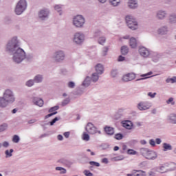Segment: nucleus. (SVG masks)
I'll list each match as a JSON object with an SVG mask.
<instances>
[{"instance_id":"4468645a","label":"nucleus","mask_w":176,"mask_h":176,"mask_svg":"<svg viewBox=\"0 0 176 176\" xmlns=\"http://www.w3.org/2000/svg\"><path fill=\"white\" fill-rule=\"evenodd\" d=\"M138 52L143 58H149L151 57V50L145 47H139Z\"/></svg>"},{"instance_id":"aec40b11","label":"nucleus","mask_w":176,"mask_h":176,"mask_svg":"<svg viewBox=\"0 0 176 176\" xmlns=\"http://www.w3.org/2000/svg\"><path fill=\"white\" fill-rule=\"evenodd\" d=\"M166 16H167V12H166V11L158 10L156 12V18L158 20H164V19H166Z\"/></svg>"},{"instance_id":"f3484780","label":"nucleus","mask_w":176,"mask_h":176,"mask_svg":"<svg viewBox=\"0 0 176 176\" xmlns=\"http://www.w3.org/2000/svg\"><path fill=\"white\" fill-rule=\"evenodd\" d=\"M32 101L34 105H37V107H43V100L38 97H32Z\"/></svg>"},{"instance_id":"8fccbe9b","label":"nucleus","mask_w":176,"mask_h":176,"mask_svg":"<svg viewBox=\"0 0 176 176\" xmlns=\"http://www.w3.org/2000/svg\"><path fill=\"white\" fill-rule=\"evenodd\" d=\"M75 82H74L73 81H69L67 83V87H69V89H75Z\"/></svg>"},{"instance_id":"c03bdc74","label":"nucleus","mask_w":176,"mask_h":176,"mask_svg":"<svg viewBox=\"0 0 176 176\" xmlns=\"http://www.w3.org/2000/svg\"><path fill=\"white\" fill-rule=\"evenodd\" d=\"M70 102L71 99L69 98H67L62 101L61 105L62 107H65L66 105H68V104H69Z\"/></svg>"},{"instance_id":"de8ad7c7","label":"nucleus","mask_w":176,"mask_h":176,"mask_svg":"<svg viewBox=\"0 0 176 176\" xmlns=\"http://www.w3.org/2000/svg\"><path fill=\"white\" fill-rule=\"evenodd\" d=\"M114 138L118 140H123V134L117 133L114 135Z\"/></svg>"},{"instance_id":"ea45409f","label":"nucleus","mask_w":176,"mask_h":176,"mask_svg":"<svg viewBox=\"0 0 176 176\" xmlns=\"http://www.w3.org/2000/svg\"><path fill=\"white\" fill-rule=\"evenodd\" d=\"M9 126V125L8 124V123H3L0 125V133H2L3 131H6V130H8V127Z\"/></svg>"},{"instance_id":"2eb2a0df","label":"nucleus","mask_w":176,"mask_h":176,"mask_svg":"<svg viewBox=\"0 0 176 176\" xmlns=\"http://www.w3.org/2000/svg\"><path fill=\"white\" fill-rule=\"evenodd\" d=\"M59 108H60V107H58V106H55V107H51L48 111L50 114L46 115L45 116V119H49V118H52V116H54V115H57L58 112L56 111H58Z\"/></svg>"},{"instance_id":"a19ab883","label":"nucleus","mask_w":176,"mask_h":176,"mask_svg":"<svg viewBox=\"0 0 176 176\" xmlns=\"http://www.w3.org/2000/svg\"><path fill=\"white\" fill-rule=\"evenodd\" d=\"M55 170H56V171H60V174H67V169L61 166L56 167Z\"/></svg>"},{"instance_id":"2f4dec72","label":"nucleus","mask_w":176,"mask_h":176,"mask_svg":"<svg viewBox=\"0 0 176 176\" xmlns=\"http://www.w3.org/2000/svg\"><path fill=\"white\" fill-rule=\"evenodd\" d=\"M167 31H168L167 26H164L158 29L157 32L161 35H165V34H167Z\"/></svg>"},{"instance_id":"cd10ccee","label":"nucleus","mask_w":176,"mask_h":176,"mask_svg":"<svg viewBox=\"0 0 176 176\" xmlns=\"http://www.w3.org/2000/svg\"><path fill=\"white\" fill-rule=\"evenodd\" d=\"M9 103L5 100L3 96H0V108H6Z\"/></svg>"},{"instance_id":"f257e3e1","label":"nucleus","mask_w":176,"mask_h":176,"mask_svg":"<svg viewBox=\"0 0 176 176\" xmlns=\"http://www.w3.org/2000/svg\"><path fill=\"white\" fill-rule=\"evenodd\" d=\"M7 53L12 54V60L15 64H21L24 60L31 61L34 58V54H26L25 51L20 46V40L17 36L11 38L6 44Z\"/></svg>"},{"instance_id":"a18cd8bd","label":"nucleus","mask_w":176,"mask_h":176,"mask_svg":"<svg viewBox=\"0 0 176 176\" xmlns=\"http://www.w3.org/2000/svg\"><path fill=\"white\" fill-rule=\"evenodd\" d=\"M12 142L15 144H19V142H20V137L17 135H14L12 138Z\"/></svg>"},{"instance_id":"7c9ffc66","label":"nucleus","mask_w":176,"mask_h":176,"mask_svg":"<svg viewBox=\"0 0 176 176\" xmlns=\"http://www.w3.org/2000/svg\"><path fill=\"white\" fill-rule=\"evenodd\" d=\"M54 10L58 12L59 16H63V6L56 4L54 6Z\"/></svg>"},{"instance_id":"c85d7f7f","label":"nucleus","mask_w":176,"mask_h":176,"mask_svg":"<svg viewBox=\"0 0 176 176\" xmlns=\"http://www.w3.org/2000/svg\"><path fill=\"white\" fill-rule=\"evenodd\" d=\"M91 83V79L90 78V76H87L84 81L82 83V86L84 87H89Z\"/></svg>"},{"instance_id":"0eeeda50","label":"nucleus","mask_w":176,"mask_h":176,"mask_svg":"<svg viewBox=\"0 0 176 176\" xmlns=\"http://www.w3.org/2000/svg\"><path fill=\"white\" fill-rule=\"evenodd\" d=\"M3 97L9 104H13L16 101V96L13 90L10 89H6L3 92Z\"/></svg>"},{"instance_id":"5fc2aeb1","label":"nucleus","mask_w":176,"mask_h":176,"mask_svg":"<svg viewBox=\"0 0 176 176\" xmlns=\"http://www.w3.org/2000/svg\"><path fill=\"white\" fill-rule=\"evenodd\" d=\"M127 153L128 155H137V151L129 148L127 150Z\"/></svg>"},{"instance_id":"b1692460","label":"nucleus","mask_w":176,"mask_h":176,"mask_svg":"<svg viewBox=\"0 0 176 176\" xmlns=\"http://www.w3.org/2000/svg\"><path fill=\"white\" fill-rule=\"evenodd\" d=\"M100 74H98V73L96 72L93 73L90 77L91 81L93 82V83H97L98 79H100Z\"/></svg>"},{"instance_id":"ddd939ff","label":"nucleus","mask_w":176,"mask_h":176,"mask_svg":"<svg viewBox=\"0 0 176 176\" xmlns=\"http://www.w3.org/2000/svg\"><path fill=\"white\" fill-rule=\"evenodd\" d=\"M151 107H152V104L148 101H141L137 105V108L139 111H148Z\"/></svg>"},{"instance_id":"58836bf2","label":"nucleus","mask_w":176,"mask_h":176,"mask_svg":"<svg viewBox=\"0 0 176 176\" xmlns=\"http://www.w3.org/2000/svg\"><path fill=\"white\" fill-rule=\"evenodd\" d=\"M121 53L123 56H126L129 53V47L127 45H123L121 47Z\"/></svg>"},{"instance_id":"9b49d317","label":"nucleus","mask_w":176,"mask_h":176,"mask_svg":"<svg viewBox=\"0 0 176 176\" xmlns=\"http://www.w3.org/2000/svg\"><path fill=\"white\" fill-rule=\"evenodd\" d=\"M168 165L167 162L160 164L159 166L154 168L153 170L156 171V173H160V174H164L166 173H168Z\"/></svg>"},{"instance_id":"4c0bfd02","label":"nucleus","mask_w":176,"mask_h":176,"mask_svg":"<svg viewBox=\"0 0 176 176\" xmlns=\"http://www.w3.org/2000/svg\"><path fill=\"white\" fill-rule=\"evenodd\" d=\"M149 75H152V72H149L148 73L145 74H142L140 76L141 78L137 79L136 82H139V80H144V79H148V77L146 76H149Z\"/></svg>"},{"instance_id":"6e6552de","label":"nucleus","mask_w":176,"mask_h":176,"mask_svg":"<svg viewBox=\"0 0 176 176\" xmlns=\"http://www.w3.org/2000/svg\"><path fill=\"white\" fill-rule=\"evenodd\" d=\"M86 23V19L83 15H76L73 18V25L76 28H83Z\"/></svg>"},{"instance_id":"a878e982","label":"nucleus","mask_w":176,"mask_h":176,"mask_svg":"<svg viewBox=\"0 0 176 176\" xmlns=\"http://www.w3.org/2000/svg\"><path fill=\"white\" fill-rule=\"evenodd\" d=\"M122 126L123 127L127 129L128 130H131L133 127V123L131 122V121L129 120L123 121Z\"/></svg>"},{"instance_id":"412c9836","label":"nucleus","mask_w":176,"mask_h":176,"mask_svg":"<svg viewBox=\"0 0 176 176\" xmlns=\"http://www.w3.org/2000/svg\"><path fill=\"white\" fill-rule=\"evenodd\" d=\"M129 46L131 49H137V46H138V41H137V38L135 37H131L129 38Z\"/></svg>"},{"instance_id":"774afa93","label":"nucleus","mask_w":176,"mask_h":176,"mask_svg":"<svg viewBox=\"0 0 176 176\" xmlns=\"http://www.w3.org/2000/svg\"><path fill=\"white\" fill-rule=\"evenodd\" d=\"M148 175L149 176H155V175H156V173L151 170V171L148 172Z\"/></svg>"},{"instance_id":"6ab92c4d","label":"nucleus","mask_w":176,"mask_h":176,"mask_svg":"<svg viewBox=\"0 0 176 176\" xmlns=\"http://www.w3.org/2000/svg\"><path fill=\"white\" fill-rule=\"evenodd\" d=\"M95 71L96 74H98V75H102V74H104V65H102V64L101 63H98L96 66H95Z\"/></svg>"},{"instance_id":"7ed1b4c3","label":"nucleus","mask_w":176,"mask_h":176,"mask_svg":"<svg viewBox=\"0 0 176 176\" xmlns=\"http://www.w3.org/2000/svg\"><path fill=\"white\" fill-rule=\"evenodd\" d=\"M28 7L27 0H19L15 6L14 12L16 16H21L27 10Z\"/></svg>"},{"instance_id":"423d86ee","label":"nucleus","mask_w":176,"mask_h":176,"mask_svg":"<svg viewBox=\"0 0 176 176\" xmlns=\"http://www.w3.org/2000/svg\"><path fill=\"white\" fill-rule=\"evenodd\" d=\"M125 21L127 27L132 30V31H135L139 27L138 22L134 17L131 15H128L125 17Z\"/></svg>"},{"instance_id":"dca6fc26","label":"nucleus","mask_w":176,"mask_h":176,"mask_svg":"<svg viewBox=\"0 0 176 176\" xmlns=\"http://www.w3.org/2000/svg\"><path fill=\"white\" fill-rule=\"evenodd\" d=\"M135 78V74L129 73L123 76L122 80L123 82H130L131 80H134Z\"/></svg>"},{"instance_id":"603ef678","label":"nucleus","mask_w":176,"mask_h":176,"mask_svg":"<svg viewBox=\"0 0 176 176\" xmlns=\"http://www.w3.org/2000/svg\"><path fill=\"white\" fill-rule=\"evenodd\" d=\"M58 120H60V117H56L54 118L50 122V126H53L56 122H58Z\"/></svg>"},{"instance_id":"3c124183","label":"nucleus","mask_w":176,"mask_h":176,"mask_svg":"<svg viewBox=\"0 0 176 176\" xmlns=\"http://www.w3.org/2000/svg\"><path fill=\"white\" fill-rule=\"evenodd\" d=\"M166 83H175L176 82V77L175 78H167L166 80Z\"/></svg>"},{"instance_id":"393cba45","label":"nucleus","mask_w":176,"mask_h":176,"mask_svg":"<svg viewBox=\"0 0 176 176\" xmlns=\"http://www.w3.org/2000/svg\"><path fill=\"white\" fill-rule=\"evenodd\" d=\"M33 80H34V83H42L43 82V75L37 74L34 76Z\"/></svg>"},{"instance_id":"37998d69","label":"nucleus","mask_w":176,"mask_h":176,"mask_svg":"<svg viewBox=\"0 0 176 176\" xmlns=\"http://www.w3.org/2000/svg\"><path fill=\"white\" fill-rule=\"evenodd\" d=\"M82 138L83 140V141H90V135H89V133L84 132L82 133Z\"/></svg>"},{"instance_id":"13d9d810","label":"nucleus","mask_w":176,"mask_h":176,"mask_svg":"<svg viewBox=\"0 0 176 176\" xmlns=\"http://www.w3.org/2000/svg\"><path fill=\"white\" fill-rule=\"evenodd\" d=\"M147 96H148V97H151V98H155V97H156V92L155 93L148 92L147 94Z\"/></svg>"},{"instance_id":"e433bc0d","label":"nucleus","mask_w":176,"mask_h":176,"mask_svg":"<svg viewBox=\"0 0 176 176\" xmlns=\"http://www.w3.org/2000/svg\"><path fill=\"white\" fill-rule=\"evenodd\" d=\"M110 5L116 7L120 5V0H109Z\"/></svg>"},{"instance_id":"864d4df0","label":"nucleus","mask_w":176,"mask_h":176,"mask_svg":"<svg viewBox=\"0 0 176 176\" xmlns=\"http://www.w3.org/2000/svg\"><path fill=\"white\" fill-rule=\"evenodd\" d=\"M169 21L170 23H176V16L175 15H171L169 18Z\"/></svg>"},{"instance_id":"f03ea898","label":"nucleus","mask_w":176,"mask_h":176,"mask_svg":"<svg viewBox=\"0 0 176 176\" xmlns=\"http://www.w3.org/2000/svg\"><path fill=\"white\" fill-rule=\"evenodd\" d=\"M140 153L143 157H145V159L148 160H156V159H157V153L148 148H140Z\"/></svg>"},{"instance_id":"0e129e2a","label":"nucleus","mask_w":176,"mask_h":176,"mask_svg":"<svg viewBox=\"0 0 176 176\" xmlns=\"http://www.w3.org/2000/svg\"><path fill=\"white\" fill-rule=\"evenodd\" d=\"M123 39H130V35H125L120 38V41H123Z\"/></svg>"},{"instance_id":"bb28decb","label":"nucleus","mask_w":176,"mask_h":176,"mask_svg":"<svg viewBox=\"0 0 176 176\" xmlns=\"http://www.w3.org/2000/svg\"><path fill=\"white\" fill-rule=\"evenodd\" d=\"M104 131L107 135H113L115 134V129L111 126H105Z\"/></svg>"},{"instance_id":"a211bd4d","label":"nucleus","mask_w":176,"mask_h":176,"mask_svg":"<svg viewBox=\"0 0 176 176\" xmlns=\"http://www.w3.org/2000/svg\"><path fill=\"white\" fill-rule=\"evenodd\" d=\"M166 121L170 124H176V114L171 113L166 117Z\"/></svg>"},{"instance_id":"4d7b16f0","label":"nucleus","mask_w":176,"mask_h":176,"mask_svg":"<svg viewBox=\"0 0 176 176\" xmlns=\"http://www.w3.org/2000/svg\"><path fill=\"white\" fill-rule=\"evenodd\" d=\"M89 164L91 166H95L96 167H100V163L96 162L94 161H91L89 162Z\"/></svg>"},{"instance_id":"49530a36","label":"nucleus","mask_w":176,"mask_h":176,"mask_svg":"<svg viewBox=\"0 0 176 176\" xmlns=\"http://www.w3.org/2000/svg\"><path fill=\"white\" fill-rule=\"evenodd\" d=\"M111 76L112 78H116V76H118V69H113L111 72Z\"/></svg>"},{"instance_id":"f704fd0d","label":"nucleus","mask_w":176,"mask_h":176,"mask_svg":"<svg viewBox=\"0 0 176 176\" xmlns=\"http://www.w3.org/2000/svg\"><path fill=\"white\" fill-rule=\"evenodd\" d=\"M34 85H35V81L34 80V79H30L27 80L25 83V85L27 87H32V86H34Z\"/></svg>"},{"instance_id":"1a4fd4ad","label":"nucleus","mask_w":176,"mask_h":176,"mask_svg":"<svg viewBox=\"0 0 176 176\" xmlns=\"http://www.w3.org/2000/svg\"><path fill=\"white\" fill-rule=\"evenodd\" d=\"M50 17V9L42 8L38 12V19L40 21H46Z\"/></svg>"},{"instance_id":"6e6d98bb","label":"nucleus","mask_w":176,"mask_h":176,"mask_svg":"<svg viewBox=\"0 0 176 176\" xmlns=\"http://www.w3.org/2000/svg\"><path fill=\"white\" fill-rule=\"evenodd\" d=\"M167 104H171V105H175V102H174V98H170L167 101H166Z\"/></svg>"},{"instance_id":"f8f14e48","label":"nucleus","mask_w":176,"mask_h":176,"mask_svg":"<svg viewBox=\"0 0 176 176\" xmlns=\"http://www.w3.org/2000/svg\"><path fill=\"white\" fill-rule=\"evenodd\" d=\"M102 32H101V31L100 30H97L94 32L95 38H97L99 36L98 39V43H99V45H102V46H104V45H105V42H107V37H105V36H102Z\"/></svg>"},{"instance_id":"09e8293b","label":"nucleus","mask_w":176,"mask_h":176,"mask_svg":"<svg viewBox=\"0 0 176 176\" xmlns=\"http://www.w3.org/2000/svg\"><path fill=\"white\" fill-rule=\"evenodd\" d=\"M124 156H123V155H118L117 157H115L113 158V160H114V162H119L120 160H124Z\"/></svg>"},{"instance_id":"052dcab7","label":"nucleus","mask_w":176,"mask_h":176,"mask_svg":"<svg viewBox=\"0 0 176 176\" xmlns=\"http://www.w3.org/2000/svg\"><path fill=\"white\" fill-rule=\"evenodd\" d=\"M148 142L150 145H151V146H156V142L155 141V140L151 139Z\"/></svg>"},{"instance_id":"39448f33","label":"nucleus","mask_w":176,"mask_h":176,"mask_svg":"<svg viewBox=\"0 0 176 176\" xmlns=\"http://www.w3.org/2000/svg\"><path fill=\"white\" fill-rule=\"evenodd\" d=\"M86 36L82 32H77L73 35V43L77 46H82L85 43Z\"/></svg>"},{"instance_id":"c756f323","label":"nucleus","mask_w":176,"mask_h":176,"mask_svg":"<svg viewBox=\"0 0 176 176\" xmlns=\"http://www.w3.org/2000/svg\"><path fill=\"white\" fill-rule=\"evenodd\" d=\"M162 148L164 152H167V151H173V146H171L168 143H163L162 144Z\"/></svg>"},{"instance_id":"5701e85b","label":"nucleus","mask_w":176,"mask_h":176,"mask_svg":"<svg viewBox=\"0 0 176 176\" xmlns=\"http://www.w3.org/2000/svg\"><path fill=\"white\" fill-rule=\"evenodd\" d=\"M128 6L130 9H137V8H138V1H137V0H129Z\"/></svg>"},{"instance_id":"9d476101","label":"nucleus","mask_w":176,"mask_h":176,"mask_svg":"<svg viewBox=\"0 0 176 176\" xmlns=\"http://www.w3.org/2000/svg\"><path fill=\"white\" fill-rule=\"evenodd\" d=\"M85 131L88 133V134H91L94 135V134H101V131H98V129L91 122H88L87 126H85Z\"/></svg>"},{"instance_id":"bf43d9fd","label":"nucleus","mask_w":176,"mask_h":176,"mask_svg":"<svg viewBox=\"0 0 176 176\" xmlns=\"http://www.w3.org/2000/svg\"><path fill=\"white\" fill-rule=\"evenodd\" d=\"M84 174L86 176H94L93 173H91V172H90V170H84Z\"/></svg>"},{"instance_id":"4be33fe9","label":"nucleus","mask_w":176,"mask_h":176,"mask_svg":"<svg viewBox=\"0 0 176 176\" xmlns=\"http://www.w3.org/2000/svg\"><path fill=\"white\" fill-rule=\"evenodd\" d=\"M151 58L154 63H157L159 60L162 58V54L157 53V52H152L151 54Z\"/></svg>"},{"instance_id":"c9c22d12","label":"nucleus","mask_w":176,"mask_h":176,"mask_svg":"<svg viewBox=\"0 0 176 176\" xmlns=\"http://www.w3.org/2000/svg\"><path fill=\"white\" fill-rule=\"evenodd\" d=\"M135 176H146V173L141 170H135Z\"/></svg>"},{"instance_id":"20e7f679","label":"nucleus","mask_w":176,"mask_h":176,"mask_svg":"<svg viewBox=\"0 0 176 176\" xmlns=\"http://www.w3.org/2000/svg\"><path fill=\"white\" fill-rule=\"evenodd\" d=\"M65 51L63 50H58L54 52L52 58L54 61V63L60 64L65 60Z\"/></svg>"},{"instance_id":"e2e57ef3","label":"nucleus","mask_w":176,"mask_h":176,"mask_svg":"<svg viewBox=\"0 0 176 176\" xmlns=\"http://www.w3.org/2000/svg\"><path fill=\"white\" fill-rule=\"evenodd\" d=\"M124 60H126V58L124 56L122 55L118 56V61L122 62V61H124Z\"/></svg>"},{"instance_id":"680f3d73","label":"nucleus","mask_w":176,"mask_h":176,"mask_svg":"<svg viewBox=\"0 0 176 176\" xmlns=\"http://www.w3.org/2000/svg\"><path fill=\"white\" fill-rule=\"evenodd\" d=\"M9 142H3L2 144H1V146H3V148H9Z\"/></svg>"},{"instance_id":"473e14b6","label":"nucleus","mask_w":176,"mask_h":176,"mask_svg":"<svg viewBox=\"0 0 176 176\" xmlns=\"http://www.w3.org/2000/svg\"><path fill=\"white\" fill-rule=\"evenodd\" d=\"M167 164H168V171L170 172V171H174V170H176V164L174 163V162H170V163H168L167 162Z\"/></svg>"},{"instance_id":"338daca9","label":"nucleus","mask_w":176,"mask_h":176,"mask_svg":"<svg viewBox=\"0 0 176 176\" xmlns=\"http://www.w3.org/2000/svg\"><path fill=\"white\" fill-rule=\"evenodd\" d=\"M113 118H114L115 120H118V119H120L121 116H120V114L117 113V114H116V115L114 116Z\"/></svg>"},{"instance_id":"72a5a7b5","label":"nucleus","mask_w":176,"mask_h":176,"mask_svg":"<svg viewBox=\"0 0 176 176\" xmlns=\"http://www.w3.org/2000/svg\"><path fill=\"white\" fill-rule=\"evenodd\" d=\"M13 152H14V150H13V148H11L10 150H6L4 153L6 155V159H9V157H12L13 156Z\"/></svg>"},{"instance_id":"79ce46f5","label":"nucleus","mask_w":176,"mask_h":176,"mask_svg":"<svg viewBox=\"0 0 176 176\" xmlns=\"http://www.w3.org/2000/svg\"><path fill=\"white\" fill-rule=\"evenodd\" d=\"M108 50H109V47H104L101 52V56L103 57H105L108 54Z\"/></svg>"},{"instance_id":"69168bd1","label":"nucleus","mask_w":176,"mask_h":176,"mask_svg":"<svg viewBox=\"0 0 176 176\" xmlns=\"http://www.w3.org/2000/svg\"><path fill=\"white\" fill-rule=\"evenodd\" d=\"M155 144H157V145H160V144H162V139L156 138L155 139Z\"/></svg>"}]
</instances>
